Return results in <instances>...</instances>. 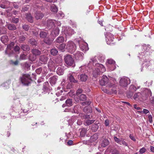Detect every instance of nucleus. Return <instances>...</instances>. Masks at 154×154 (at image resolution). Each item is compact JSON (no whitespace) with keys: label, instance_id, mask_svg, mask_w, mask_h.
<instances>
[{"label":"nucleus","instance_id":"3c124183","mask_svg":"<svg viewBox=\"0 0 154 154\" xmlns=\"http://www.w3.org/2000/svg\"><path fill=\"white\" fill-rule=\"evenodd\" d=\"M137 112L140 113H143L146 114L149 113V111L147 109H144L143 111H137Z\"/></svg>","mask_w":154,"mask_h":154},{"label":"nucleus","instance_id":"9b49d317","mask_svg":"<svg viewBox=\"0 0 154 154\" xmlns=\"http://www.w3.org/2000/svg\"><path fill=\"white\" fill-rule=\"evenodd\" d=\"M82 43L81 44V42H79L80 48L81 50L83 51H85L88 49L87 44L84 42H82Z\"/></svg>","mask_w":154,"mask_h":154},{"label":"nucleus","instance_id":"c9c22d12","mask_svg":"<svg viewBox=\"0 0 154 154\" xmlns=\"http://www.w3.org/2000/svg\"><path fill=\"white\" fill-rule=\"evenodd\" d=\"M44 41L46 44L50 45L52 43L53 41L52 39H50L49 38L47 37L45 38Z\"/></svg>","mask_w":154,"mask_h":154},{"label":"nucleus","instance_id":"412c9836","mask_svg":"<svg viewBox=\"0 0 154 154\" xmlns=\"http://www.w3.org/2000/svg\"><path fill=\"white\" fill-rule=\"evenodd\" d=\"M64 71V68L63 67H59L57 70V73L59 75H62L63 74Z\"/></svg>","mask_w":154,"mask_h":154},{"label":"nucleus","instance_id":"37998d69","mask_svg":"<svg viewBox=\"0 0 154 154\" xmlns=\"http://www.w3.org/2000/svg\"><path fill=\"white\" fill-rule=\"evenodd\" d=\"M58 52V51L55 48H52L51 50V54L53 55H56Z\"/></svg>","mask_w":154,"mask_h":154},{"label":"nucleus","instance_id":"58836bf2","mask_svg":"<svg viewBox=\"0 0 154 154\" xmlns=\"http://www.w3.org/2000/svg\"><path fill=\"white\" fill-rule=\"evenodd\" d=\"M80 100L85 101L86 100V96L85 94H82L79 96Z\"/></svg>","mask_w":154,"mask_h":154},{"label":"nucleus","instance_id":"603ef678","mask_svg":"<svg viewBox=\"0 0 154 154\" xmlns=\"http://www.w3.org/2000/svg\"><path fill=\"white\" fill-rule=\"evenodd\" d=\"M26 38L24 36L22 35L20 36L19 38L18 41L20 42H22L25 41Z\"/></svg>","mask_w":154,"mask_h":154},{"label":"nucleus","instance_id":"69168bd1","mask_svg":"<svg viewBox=\"0 0 154 154\" xmlns=\"http://www.w3.org/2000/svg\"><path fill=\"white\" fill-rule=\"evenodd\" d=\"M29 8V6H25L23 8L22 11L25 12Z\"/></svg>","mask_w":154,"mask_h":154},{"label":"nucleus","instance_id":"bf43d9fd","mask_svg":"<svg viewBox=\"0 0 154 154\" xmlns=\"http://www.w3.org/2000/svg\"><path fill=\"white\" fill-rule=\"evenodd\" d=\"M42 1L40 0H37L35 3V5H36V6H37L38 7H40V6L38 5L39 4V5H42Z\"/></svg>","mask_w":154,"mask_h":154},{"label":"nucleus","instance_id":"a19ab883","mask_svg":"<svg viewBox=\"0 0 154 154\" xmlns=\"http://www.w3.org/2000/svg\"><path fill=\"white\" fill-rule=\"evenodd\" d=\"M140 87H138L137 88L134 85H131L129 88V91L132 92H134L137 89L140 88Z\"/></svg>","mask_w":154,"mask_h":154},{"label":"nucleus","instance_id":"e433bc0d","mask_svg":"<svg viewBox=\"0 0 154 154\" xmlns=\"http://www.w3.org/2000/svg\"><path fill=\"white\" fill-rule=\"evenodd\" d=\"M80 134L81 137H84L86 134L87 130L85 128H82L80 129Z\"/></svg>","mask_w":154,"mask_h":154},{"label":"nucleus","instance_id":"2f4dec72","mask_svg":"<svg viewBox=\"0 0 154 154\" xmlns=\"http://www.w3.org/2000/svg\"><path fill=\"white\" fill-rule=\"evenodd\" d=\"M59 33V29L57 27L52 32L51 34L53 35L56 36Z\"/></svg>","mask_w":154,"mask_h":154},{"label":"nucleus","instance_id":"c03bdc74","mask_svg":"<svg viewBox=\"0 0 154 154\" xmlns=\"http://www.w3.org/2000/svg\"><path fill=\"white\" fill-rule=\"evenodd\" d=\"M72 99H68L66 101V103L68 106H71L72 105Z\"/></svg>","mask_w":154,"mask_h":154},{"label":"nucleus","instance_id":"cd10ccee","mask_svg":"<svg viewBox=\"0 0 154 154\" xmlns=\"http://www.w3.org/2000/svg\"><path fill=\"white\" fill-rule=\"evenodd\" d=\"M26 18L29 22L31 23L33 22V18L31 14H26Z\"/></svg>","mask_w":154,"mask_h":154},{"label":"nucleus","instance_id":"864d4df0","mask_svg":"<svg viewBox=\"0 0 154 154\" xmlns=\"http://www.w3.org/2000/svg\"><path fill=\"white\" fill-rule=\"evenodd\" d=\"M57 17L59 18H61L64 16V14L61 11H60L57 14Z\"/></svg>","mask_w":154,"mask_h":154},{"label":"nucleus","instance_id":"bb28decb","mask_svg":"<svg viewBox=\"0 0 154 154\" xmlns=\"http://www.w3.org/2000/svg\"><path fill=\"white\" fill-rule=\"evenodd\" d=\"M88 79V76L85 74H82L80 75V79L82 82H85Z\"/></svg>","mask_w":154,"mask_h":154},{"label":"nucleus","instance_id":"0eeeda50","mask_svg":"<svg viewBox=\"0 0 154 154\" xmlns=\"http://www.w3.org/2000/svg\"><path fill=\"white\" fill-rule=\"evenodd\" d=\"M130 79L127 77H123L120 80L119 84L123 87H126L130 84Z\"/></svg>","mask_w":154,"mask_h":154},{"label":"nucleus","instance_id":"6e6d98bb","mask_svg":"<svg viewBox=\"0 0 154 154\" xmlns=\"http://www.w3.org/2000/svg\"><path fill=\"white\" fill-rule=\"evenodd\" d=\"M114 140L117 143L121 145L122 144L121 143V140L118 138L116 137L115 136L114 137Z\"/></svg>","mask_w":154,"mask_h":154},{"label":"nucleus","instance_id":"aec40b11","mask_svg":"<svg viewBox=\"0 0 154 154\" xmlns=\"http://www.w3.org/2000/svg\"><path fill=\"white\" fill-rule=\"evenodd\" d=\"M39 60L42 63H46L48 60V57L46 56L42 55L40 56Z\"/></svg>","mask_w":154,"mask_h":154},{"label":"nucleus","instance_id":"5fc2aeb1","mask_svg":"<svg viewBox=\"0 0 154 154\" xmlns=\"http://www.w3.org/2000/svg\"><path fill=\"white\" fill-rule=\"evenodd\" d=\"M22 28L26 31L28 30L29 28V27L28 25L24 24L22 26Z\"/></svg>","mask_w":154,"mask_h":154},{"label":"nucleus","instance_id":"dca6fc26","mask_svg":"<svg viewBox=\"0 0 154 154\" xmlns=\"http://www.w3.org/2000/svg\"><path fill=\"white\" fill-rule=\"evenodd\" d=\"M54 21L51 20H47V27L49 29H51V28H53L55 26V24Z\"/></svg>","mask_w":154,"mask_h":154},{"label":"nucleus","instance_id":"4468645a","mask_svg":"<svg viewBox=\"0 0 154 154\" xmlns=\"http://www.w3.org/2000/svg\"><path fill=\"white\" fill-rule=\"evenodd\" d=\"M10 2L8 1H3L1 3H0V7L3 8H7L10 6Z\"/></svg>","mask_w":154,"mask_h":154},{"label":"nucleus","instance_id":"6ab92c4d","mask_svg":"<svg viewBox=\"0 0 154 154\" xmlns=\"http://www.w3.org/2000/svg\"><path fill=\"white\" fill-rule=\"evenodd\" d=\"M35 17L37 20L42 19L44 16V15L41 12L36 11L35 12Z\"/></svg>","mask_w":154,"mask_h":154},{"label":"nucleus","instance_id":"a18cd8bd","mask_svg":"<svg viewBox=\"0 0 154 154\" xmlns=\"http://www.w3.org/2000/svg\"><path fill=\"white\" fill-rule=\"evenodd\" d=\"M66 47V45L64 44H62L59 45L58 47L59 50L61 51H64V48Z\"/></svg>","mask_w":154,"mask_h":154},{"label":"nucleus","instance_id":"de8ad7c7","mask_svg":"<svg viewBox=\"0 0 154 154\" xmlns=\"http://www.w3.org/2000/svg\"><path fill=\"white\" fill-rule=\"evenodd\" d=\"M98 128V126L97 124H94L92 125L91 129L92 130L94 131H97Z\"/></svg>","mask_w":154,"mask_h":154},{"label":"nucleus","instance_id":"a211bd4d","mask_svg":"<svg viewBox=\"0 0 154 154\" xmlns=\"http://www.w3.org/2000/svg\"><path fill=\"white\" fill-rule=\"evenodd\" d=\"M57 80V77L55 75H54L51 77L49 79V81L51 85H54Z\"/></svg>","mask_w":154,"mask_h":154},{"label":"nucleus","instance_id":"f8f14e48","mask_svg":"<svg viewBox=\"0 0 154 154\" xmlns=\"http://www.w3.org/2000/svg\"><path fill=\"white\" fill-rule=\"evenodd\" d=\"M63 31L66 38L70 36L74 33L73 30L70 28H68L67 29L64 30Z\"/></svg>","mask_w":154,"mask_h":154},{"label":"nucleus","instance_id":"1a4fd4ad","mask_svg":"<svg viewBox=\"0 0 154 154\" xmlns=\"http://www.w3.org/2000/svg\"><path fill=\"white\" fill-rule=\"evenodd\" d=\"M76 74L74 72H71L68 75V78L70 82L74 83L78 82V81L74 78V76H75Z\"/></svg>","mask_w":154,"mask_h":154},{"label":"nucleus","instance_id":"7ed1b4c3","mask_svg":"<svg viewBox=\"0 0 154 154\" xmlns=\"http://www.w3.org/2000/svg\"><path fill=\"white\" fill-rule=\"evenodd\" d=\"M20 79L22 83L24 85H28L31 81L30 75L29 74H23L20 77Z\"/></svg>","mask_w":154,"mask_h":154},{"label":"nucleus","instance_id":"9d476101","mask_svg":"<svg viewBox=\"0 0 154 154\" xmlns=\"http://www.w3.org/2000/svg\"><path fill=\"white\" fill-rule=\"evenodd\" d=\"M106 41L107 44H111L113 41L114 37L112 34L110 33H108L107 35L106 36Z\"/></svg>","mask_w":154,"mask_h":154},{"label":"nucleus","instance_id":"ddd939ff","mask_svg":"<svg viewBox=\"0 0 154 154\" xmlns=\"http://www.w3.org/2000/svg\"><path fill=\"white\" fill-rule=\"evenodd\" d=\"M109 79L106 76H103L101 79L100 80V84L102 86H104L106 85V84L108 83L109 82H108Z\"/></svg>","mask_w":154,"mask_h":154},{"label":"nucleus","instance_id":"72a5a7b5","mask_svg":"<svg viewBox=\"0 0 154 154\" xmlns=\"http://www.w3.org/2000/svg\"><path fill=\"white\" fill-rule=\"evenodd\" d=\"M1 40L3 43L7 42L8 41V37L6 35L2 36L1 37Z\"/></svg>","mask_w":154,"mask_h":154},{"label":"nucleus","instance_id":"7c9ffc66","mask_svg":"<svg viewBox=\"0 0 154 154\" xmlns=\"http://www.w3.org/2000/svg\"><path fill=\"white\" fill-rule=\"evenodd\" d=\"M54 61V64L56 65V67L59 65L60 66L62 65V60L60 59H55Z\"/></svg>","mask_w":154,"mask_h":154},{"label":"nucleus","instance_id":"f257e3e1","mask_svg":"<svg viewBox=\"0 0 154 154\" xmlns=\"http://www.w3.org/2000/svg\"><path fill=\"white\" fill-rule=\"evenodd\" d=\"M97 60L94 58H91L89 61L88 66L90 67L91 65H93L95 67L93 72V75L94 77H97L98 75L101 73H103L106 71V69L104 66L101 64L96 63Z\"/></svg>","mask_w":154,"mask_h":154},{"label":"nucleus","instance_id":"338daca9","mask_svg":"<svg viewBox=\"0 0 154 154\" xmlns=\"http://www.w3.org/2000/svg\"><path fill=\"white\" fill-rule=\"evenodd\" d=\"M146 149L145 148L143 147L142 148L140 149L139 150V152L141 154L144 153L146 152Z\"/></svg>","mask_w":154,"mask_h":154},{"label":"nucleus","instance_id":"39448f33","mask_svg":"<svg viewBox=\"0 0 154 154\" xmlns=\"http://www.w3.org/2000/svg\"><path fill=\"white\" fill-rule=\"evenodd\" d=\"M66 48L71 53H73L76 49L75 45L71 41H69L67 42Z\"/></svg>","mask_w":154,"mask_h":154},{"label":"nucleus","instance_id":"09e8293b","mask_svg":"<svg viewBox=\"0 0 154 154\" xmlns=\"http://www.w3.org/2000/svg\"><path fill=\"white\" fill-rule=\"evenodd\" d=\"M7 32L6 29L5 28H0V35L1 34H5Z\"/></svg>","mask_w":154,"mask_h":154},{"label":"nucleus","instance_id":"f03ea898","mask_svg":"<svg viewBox=\"0 0 154 154\" xmlns=\"http://www.w3.org/2000/svg\"><path fill=\"white\" fill-rule=\"evenodd\" d=\"M152 93L150 90L145 88L141 92L136 93L134 96V98L136 100H142L146 97V96L149 94H151Z\"/></svg>","mask_w":154,"mask_h":154},{"label":"nucleus","instance_id":"774afa93","mask_svg":"<svg viewBox=\"0 0 154 154\" xmlns=\"http://www.w3.org/2000/svg\"><path fill=\"white\" fill-rule=\"evenodd\" d=\"M129 137L131 140H132L134 141H136L135 139V138L134 137V136L133 134H130L129 135Z\"/></svg>","mask_w":154,"mask_h":154},{"label":"nucleus","instance_id":"e2e57ef3","mask_svg":"<svg viewBox=\"0 0 154 154\" xmlns=\"http://www.w3.org/2000/svg\"><path fill=\"white\" fill-rule=\"evenodd\" d=\"M133 95V92H131L130 91L129 92H127V96L128 98L131 97Z\"/></svg>","mask_w":154,"mask_h":154},{"label":"nucleus","instance_id":"13d9d810","mask_svg":"<svg viewBox=\"0 0 154 154\" xmlns=\"http://www.w3.org/2000/svg\"><path fill=\"white\" fill-rule=\"evenodd\" d=\"M14 45V43L13 42H11L10 44L7 46V48L9 49H11L13 47Z\"/></svg>","mask_w":154,"mask_h":154},{"label":"nucleus","instance_id":"a878e982","mask_svg":"<svg viewBox=\"0 0 154 154\" xmlns=\"http://www.w3.org/2000/svg\"><path fill=\"white\" fill-rule=\"evenodd\" d=\"M83 111L87 113H91L92 112L91 108L89 106H86L83 109Z\"/></svg>","mask_w":154,"mask_h":154},{"label":"nucleus","instance_id":"49530a36","mask_svg":"<svg viewBox=\"0 0 154 154\" xmlns=\"http://www.w3.org/2000/svg\"><path fill=\"white\" fill-rule=\"evenodd\" d=\"M29 43L31 44L32 45L35 46L36 45L37 42L34 39H30L29 41Z\"/></svg>","mask_w":154,"mask_h":154},{"label":"nucleus","instance_id":"4d7b16f0","mask_svg":"<svg viewBox=\"0 0 154 154\" xmlns=\"http://www.w3.org/2000/svg\"><path fill=\"white\" fill-rule=\"evenodd\" d=\"M19 19L18 18H12L11 20V22L14 23H17L19 22Z\"/></svg>","mask_w":154,"mask_h":154},{"label":"nucleus","instance_id":"680f3d73","mask_svg":"<svg viewBox=\"0 0 154 154\" xmlns=\"http://www.w3.org/2000/svg\"><path fill=\"white\" fill-rule=\"evenodd\" d=\"M82 90L81 88H79L77 91L76 94L77 96H79L80 94L82 92Z\"/></svg>","mask_w":154,"mask_h":154},{"label":"nucleus","instance_id":"473e14b6","mask_svg":"<svg viewBox=\"0 0 154 154\" xmlns=\"http://www.w3.org/2000/svg\"><path fill=\"white\" fill-rule=\"evenodd\" d=\"M109 141L108 140L105 139L103 140L101 143V146L103 147H105L109 144Z\"/></svg>","mask_w":154,"mask_h":154},{"label":"nucleus","instance_id":"423d86ee","mask_svg":"<svg viewBox=\"0 0 154 154\" xmlns=\"http://www.w3.org/2000/svg\"><path fill=\"white\" fill-rule=\"evenodd\" d=\"M117 83L116 81L114 79H112L109 80V82L108 83V85L110 88L113 87V88L111 89L112 93L116 94L117 93L116 88Z\"/></svg>","mask_w":154,"mask_h":154},{"label":"nucleus","instance_id":"79ce46f5","mask_svg":"<svg viewBox=\"0 0 154 154\" xmlns=\"http://www.w3.org/2000/svg\"><path fill=\"white\" fill-rule=\"evenodd\" d=\"M21 48L24 51H28L29 49V46L26 45H22Z\"/></svg>","mask_w":154,"mask_h":154},{"label":"nucleus","instance_id":"0e129e2a","mask_svg":"<svg viewBox=\"0 0 154 154\" xmlns=\"http://www.w3.org/2000/svg\"><path fill=\"white\" fill-rule=\"evenodd\" d=\"M143 64H145L147 67L149 66L150 65V63L149 61H148V60L146 61H144V62L143 63Z\"/></svg>","mask_w":154,"mask_h":154},{"label":"nucleus","instance_id":"2eb2a0df","mask_svg":"<svg viewBox=\"0 0 154 154\" xmlns=\"http://www.w3.org/2000/svg\"><path fill=\"white\" fill-rule=\"evenodd\" d=\"M84 54L80 51H78L75 53L74 55L76 59L77 60H82L83 58Z\"/></svg>","mask_w":154,"mask_h":154},{"label":"nucleus","instance_id":"c85d7f7f","mask_svg":"<svg viewBox=\"0 0 154 154\" xmlns=\"http://www.w3.org/2000/svg\"><path fill=\"white\" fill-rule=\"evenodd\" d=\"M98 138V135L97 134H94L91 137L90 141L91 142H93L96 141Z\"/></svg>","mask_w":154,"mask_h":154},{"label":"nucleus","instance_id":"5701e85b","mask_svg":"<svg viewBox=\"0 0 154 154\" xmlns=\"http://www.w3.org/2000/svg\"><path fill=\"white\" fill-rule=\"evenodd\" d=\"M6 26L9 30H14L16 29V26L13 24H8Z\"/></svg>","mask_w":154,"mask_h":154},{"label":"nucleus","instance_id":"f3484780","mask_svg":"<svg viewBox=\"0 0 154 154\" xmlns=\"http://www.w3.org/2000/svg\"><path fill=\"white\" fill-rule=\"evenodd\" d=\"M55 64L54 62L50 60L48 63V66L50 69L53 70L55 69L56 68V65Z\"/></svg>","mask_w":154,"mask_h":154},{"label":"nucleus","instance_id":"f704fd0d","mask_svg":"<svg viewBox=\"0 0 154 154\" xmlns=\"http://www.w3.org/2000/svg\"><path fill=\"white\" fill-rule=\"evenodd\" d=\"M32 52L35 56L39 55L41 54L40 51L37 49H33L32 50Z\"/></svg>","mask_w":154,"mask_h":154},{"label":"nucleus","instance_id":"c756f323","mask_svg":"<svg viewBox=\"0 0 154 154\" xmlns=\"http://www.w3.org/2000/svg\"><path fill=\"white\" fill-rule=\"evenodd\" d=\"M51 10L54 13H56L58 11V8L54 4H52L51 6Z\"/></svg>","mask_w":154,"mask_h":154},{"label":"nucleus","instance_id":"052dcab7","mask_svg":"<svg viewBox=\"0 0 154 154\" xmlns=\"http://www.w3.org/2000/svg\"><path fill=\"white\" fill-rule=\"evenodd\" d=\"M26 59V55L23 54H21L20 56V60H25Z\"/></svg>","mask_w":154,"mask_h":154},{"label":"nucleus","instance_id":"6e6552de","mask_svg":"<svg viewBox=\"0 0 154 154\" xmlns=\"http://www.w3.org/2000/svg\"><path fill=\"white\" fill-rule=\"evenodd\" d=\"M106 63L107 66L109 68V69L111 71L114 70L116 67L115 65V62L112 59H108Z\"/></svg>","mask_w":154,"mask_h":154},{"label":"nucleus","instance_id":"4be33fe9","mask_svg":"<svg viewBox=\"0 0 154 154\" xmlns=\"http://www.w3.org/2000/svg\"><path fill=\"white\" fill-rule=\"evenodd\" d=\"M81 106L79 105H77L74 106L73 108V111L74 113L78 114L81 109Z\"/></svg>","mask_w":154,"mask_h":154},{"label":"nucleus","instance_id":"4c0bfd02","mask_svg":"<svg viewBox=\"0 0 154 154\" xmlns=\"http://www.w3.org/2000/svg\"><path fill=\"white\" fill-rule=\"evenodd\" d=\"M47 35V33L46 32L41 31L40 33V36L41 38H43L45 37L46 38Z\"/></svg>","mask_w":154,"mask_h":154},{"label":"nucleus","instance_id":"8fccbe9b","mask_svg":"<svg viewBox=\"0 0 154 154\" xmlns=\"http://www.w3.org/2000/svg\"><path fill=\"white\" fill-rule=\"evenodd\" d=\"M143 49L144 50V51L143 52V53H144L145 51H146L145 52H146L147 51V50H149V48L147 45H144L143 46Z\"/></svg>","mask_w":154,"mask_h":154},{"label":"nucleus","instance_id":"20e7f679","mask_svg":"<svg viewBox=\"0 0 154 154\" xmlns=\"http://www.w3.org/2000/svg\"><path fill=\"white\" fill-rule=\"evenodd\" d=\"M64 61L69 66H75L74 60L70 55L67 54L64 57Z\"/></svg>","mask_w":154,"mask_h":154},{"label":"nucleus","instance_id":"ea45409f","mask_svg":"<svg viewBox=\"0 0 154 154\" xmlns=\"http://www.w3.org/2000/svg\"><path fill=\"white\" fill-rule=\"evenodd\" d=\"M64 40V38L63 36H60L56 39V41L57 43H61L63 42Z\"/></svg>","mask_w":154,"mask_h":154},{"label":"nucleus","instance_id":"393cba45","mask_svg":"<svg viewBox=\"0 0 154 154\" xmlns=\"http://www.w3.org/2000/svg\"><path fill=\"white\" fill-rule=\"evenodd\" d=\"M95 121V120H89L87 119L85 120L84 122V124L86 126L89 125L93 123Z\"/></svg>","mask_w":154,"mask_h":154},{"label":"nucleus","instance_id":"b1692460","mask_svg":"<svg viewBox=\"0 0 154 154\" xmlns=\"http://www.w3.org/2000/svg\"><path fill=\"white\" fill-rule=\"evenodd\" d=\"M28 109L31 110H34L37 108V106L35 104H34L32 103H29L28 104Z\"/></svg>","mask_w":154,"mask_h":154}]
</instances>
